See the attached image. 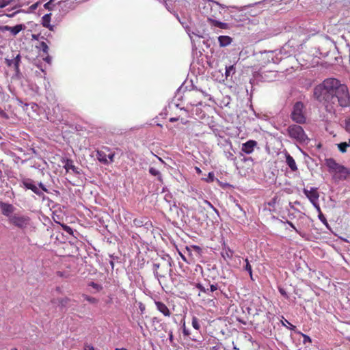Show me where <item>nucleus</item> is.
<instances>
[{
    "label": "nucleus",
    "instance_id": "nucleus-41",
    "mask_svg": "<svg viewBox=\"0 0 350 350\" xmlns=\"http://www.w3.org/2000/svg\"><path fill=\"white\" fill-rule=\"evenodd\" d=\"M64 229L66 232H67L69 234H72V230L70 227L68 226H64Z\"/></svg>",
    "mask_w": 350,
    "mask_h": 350
},
{
    "label": "nucleus",
    "instance_id": "nucleus-47",
    "mask_svg": "<svg viewBox=\"0 0 350 350\" xmlns=\"http://www.w3.org/2000/svg\"><path fill=\"white\" fill-rule=\"evenodd\" d=\"M46 28H48L50 31H55V25H51V23L49 24V27H45Z\"/></svg>",
    "mask_w": 350,
    "mask_h": 350
},
{
    "label": "nucleus",
    "instance_id": "nucleus-39",
    "mask_svg": "<svg viewBox=\"0 0 350 350\" xmlns=\"http://www.w3.org/2000/svg\"><path fill=\"white\" fill-rule=\"evenodd\" d=\"M114 156H115L114 153H111L109 155H107V159L109 160V163H112L113 161Z\"/></svg>",
    "mask_w": 350,
    "mask_h": 350
},
{
    "label": "nucleus",
    "instance_id": "nucleus-31",
    "mask_svg": "<svg viewBox=\"0 0 350 350\" xmlns=\"http://www.w3.org/2000/svg\"><path fill=\"white\" fill-rule=\"evenodd\" d=\"M204 203L207 204V206L211 208L217 215H219L218 210L213 206V205L208 201L205 200Z\"/></svg>",
    "mask_w": 350,
    "mask_h": 350
},
{
    "label": "nucleus",
    "instance_id": "nucleus-49",
    "mask_svg": "<svg viewBox=\"0 0 350 350\" xmlns=\"http://www.w3.org/2000/svg\"><path fill=\"white\" fill-rule=\"evenodd\" d=\"M159 268V264L154 263L153 265V269L157 271V269Z\"/></svg>",
    "mask_w": 350,
    "mask_h": 350
},
{
    "label": "nucleus",
    "instance_id": "nucleus-43",
    "mask_svg": "<svg viewBox=\"0 0 350 350\" xmlns=\"http://www.w3.org/2000/svg\"><path fill=\"white\" fill-rule=\"evenodd\" d=\"M91 286H92L94 288L97 289V290H99V289H100V288H101V287H100V285H98V284H96V283H94V282H92V283H91Z\"/></svg>",
    "mask_w": 350,
    "mask_h": 350
},
{
    "label": "nucleus",
    "instance_id": "nucleus-48",
    "mask_svg": "<svg viewBox=\"0 0 350 350\" xmlns=\"http://www.w3.org/2000/svg\"><path fill=\"white\" fill-rule=\"evenodd\" d=\"M287 223L293 230H295L296 232H297V228H295V226L291 221H288Z\"/></svg>",
    "mask_w": 350,
    "mask_h": 350
},
{
    "label": "nucleus",
    "instance_id": "nucleus-53",
    "mask_svg": "<svg viewBox=\"0 0 350 350\" xmlns=\"http://www.w3.org/2000/svg\"><path fill=\"white\" fill-rule=\"evenodd\" d=\"M213 176H214V175H213V172H210V173L208 174V177H209L210 178H211V180H213Z\"/></svg>",
    "mask_w": 350,
    "mask_h": 350
},
{
    "label": "nucleus",
    "instance_id": "nucleus-29",
    "mask_svg": "<svg viewBox=\"0 0 350 350\" xmlns=\"http://www.w3.org/2000/svg\"><path fill=\"white\" fill-rule=\"evenodd\" d=\"M83 297H84V299L85 300H87L88 301H89L91 304H96L98 302V299L94 297H90L86 295H83Z\"/></svg>",
    "mask_w": 350,
    "mask_h": 350
},
{
    "label": "nucleus",
    "instance_id": "nucleus-33",
    "mask_svg": "<svg viewBox=\"0 0 350 350\" xmlns=\"http://www.w3.org/2000/svg\"><path fill=\"white\" fill-rule=\"evenodd\" d=\"M38 187L41 190V191H44L46 193H49V190L46 189V187L44 186V185H43L42 183H38Z\"/></svg>",
    "mask_w": 350,
    "mask_h": 350
},
{
    "label": "nucleus",
    "instance_id": "nucleus-26",
    "mask_svg": "<svg viewBox=\"0 0 350 350\" xmlns=\"http://www.w3.org/2000/svg\"><path fill=\"white\" fill-rule=\"evenodd\" d=\"M192 327L196 330H199L200 328L198 319L196 317H193L192 318Z\"/></svg>",
    "mask_w": 350,
    "mask_h": 350
},
{
    "label": "nucleus",
    "instance_id": "nucleus-57",
    "mask_svg": "<svg viewBox=\"0 0 350 350\" xmlns=\"http://www.w3.org/2000/svg\"><path fill=\"white\" fill-rule=\"evenodd\" d=\"M16 13H13V14H8L7 16L8 17H13L14 15H15Z\"/></svg>",
    "mask_w": 350,
    "mask_h": 350
},
{
    "label": "nucleus",
    "instance_id": "nucleus-18",
    "mask_svg": "<svg viewBox=\"0 0 350 350\" xmlns=\"http://www.w3.org/2000/svg\"><path fill=\"white\" fill-rule=\"evenodd\" d=\"M338 150L342 152L345 153L347 152V148L350 146V140L347 142H341L337 144Z\"/></svg>",
    "mask_w": 350,
    "mask_h": 350
},
{
    "label": "nucleus",
    "instance_id": "nucleus-46",
    "mask_svg": "<svg viewBox=\"0 0 350 350\" xmlns=\"http://www.w3.org/2000/svg\"><path fill=\"white\" fill-rule=\"evenodd\" d=\"M227 157L230 159V160H234V154L229 152H228V154H227Z\"/></svg>",
    "mask_w": 350,
    "mask_h": 350
},
{
    "label": "nucleus",
    "instance_id": "nucleus-55",
    "mask_svg": "<svg viewBox=\"0 0 350 350\" xmlns=\"http://www.w3.org/2000/svg\"><path fill=\"white\" fill-rule=\"evenodd\" d=\"M115 350H128L126 348H116Z\"/></svg>",
    "mask_w": 350,
    "mask_h": 350
},
{
    "label": "nucleus",
    "instance_id": "nucleus-50",
    "mask_svg": "<svg viewBox=\"0 0 350 350\" xmlns=\"http://www.w3.org/2000/svg\"><path fill=\"white\" fill-rule=\"evenodd\" d=\"M153 272H154V277L159 280V278L160 277V275H159L158 271L156 270H154Z\"/></svg>",
    "mask_w": 350,
    "mask_h": 350
},
{
    "label": "nucleus",
    "instance_id": "nucleus-14",
    "mask_svg": "<svg viewBox=\"0 0 350 350\" xmlns=\"http://www.w3.org/2000/svg\"><path fill=\"white\" fill-rule=\"evenodd\" d=\"M96 158L98 160L99 162H100L103 164L107 165L109 164V160L107 159V155L105 154V152L102 150H97L96 151Z\"/></svg>",
    "mask_w": 350,
    "mask_h": 350
},
{
    "label": "nucleus",
    "instance_id": "nucleus-38",
    "mask_svg": "<svg viewBox=\"0 0 350 350\" xmlns=\"http://www.w3.org/2000/svg\"><path fill=\"white\" fill-rule=\"evenodd\" d=\"M46 56L45 57H43L44 61H45L48 64H51V62L52 61V57L50 55H49V54H46Z\"/></svg>",
    "mask_w": 350,
    "mask_h": 350
},
{
    "label": "nucleus",
    "instance_id": "nucleus-63",
    "mask_svg": "<svg viewBox=\"0 0 350 350\" xmlns=\"http://www.w3.org/2000/svg\"><path fill=\"white\" fill-rule=\"evenodd\" d=\"M111 265L113 267V262L112 261L111 262Z\"/></svg>",
    "mask_w": 350,
    "mask_h": 350
},
{
    "label": "nucleus",
    "instance_id": "nucleus-10",
    "mask_svg": "<svg viewBox=\"0 0 350 350\" xmlns=\"http://www.w3.org/2000/svg\"><path fill=\"white\" fill-rule=\"evenodd\" d=\"M157 310L165 317H170V312L167 306L161 301H155Z\"/></svg>",
    "mask_w": 350,
    "mask_h": 350
},
{
    "label": "nucleus",
    "instance_id": "nucleus-28",
    "mask_svg": "<svg viewBox=\"0 0 350 350\" xmlns=\"http://www.w3.org/2000/svg\"><path fill=\"white\" fill-rule=\"evenodd\" d=\"M14 0H0V8H3L10 5Z\"/></svg>",
    "mask_w": 350,
    "mask_h": 350
},
{
    "label": "nucleus",
    "instance_id": "nucleus-15",
    "mask_svg": "<svg viewBox=\"0 0 350 350\" xmlns=\"http://www.w3.org/2000/svg\"><path fill=\"white\" fill-rule=\"evenodd\" d=\"M26 26L24 24H18L14 27H10V32L14 36H16L20 31L24 30Z\"/></svg>",
    "mask_w": 350,
    "mask_h": 350
},
{
    "label": "nucleus",
    "instance_id": "nucleus-5",
    "mask_svg": "<svg viewBox=\"0 0 350 350\" xmlns=\"http://www.w3.org/2000/svg\"><path fill=\"white\" fill-rule=\"evenodd\" d=\"M304 104L301 102L295 103L291 112V119L298 124H303L306 122V117L303 113Z\"/></svg>",
    "mask_w": 350,
    "mask_h": 350
},
{
    "label": "nucleus",
    "instance_id": "nucleus-12",
    "mask_svg": "<svg viewBox=\"0 0 350 350\" xmlns=\"http://www.w3.org/2000/svg\"><path fill=\"white\" fill-rule=\"evenodd\" d=\"M218 42L219 46L226 47L232 43V39L228 36H220L218 37Z\"/></svg>",
    "mask_w": 350,
    "mask_h": 350
},
{
    "label": "nucleus",
    "instance_id": "nucleus-22",
    "mask_svg": "<svg viewBox=\"0 0 350 350\" xmlns=\"http://www.w3.org/2000/svg\"><path fill=\"white\" fill-rule=\"evenodd\" d=\"M212 24L215 27H219L220 29H226L228 27V25L226 23H223L217 20H213Z\"/></svg>",
    "mask_w": 350,
    "mask_h": 350
},
{
    "label": "nucleus",
    "instance_id": "nucleus-17",
    "mask_svg": "<svg viewBox=\"0 0 350 350\" xmlns=\"http://www.w3.org/2000/svg\"><path fill=\"white\" fill-rule=\"evenodd\" d=\"M148 220L146 217L135 218L133 220V225L136 227H142L144 225H147Z\"/></svg>",
    "mask_w": 350,
    "mask_h": 350
},
{
    "label": "nucleus",
    "instance_id": "nucleus-59",
    "mask_svg": "<svg viewBox=\"0 0 350 350\" xmlns=\"http://www.w3.org/2000/svg\"><path fill=\"white\" fill-rule=\"evenodd\" d=\"M237 207H238V208H239L241 211H243V209H242L241 206L239 204H237Z\"/></svg>",
    "mask_w": 350,
    "mask_h": 350
},
{
    "label": "nucleus",
    "instance_id": "nucleus-44",
    "mask_svg": "<svg viewBox=\"0 0 350 350\" xmlns=\"http://www.w3.org/2000/svg\"><path fill=\"white\" fill-rule=\"evenodd\" d=\"M5 62L7 63V65L9 66H11L12 65H14V59H5Z\"/></svg>",
    "mask_w": 350,
    "mask_h": 350
},
{
    "label": "nucleus",
    "instance_id": "nucleus-27",
    "mask_svg": "<svg viewBox=\"0 0 350 350\" xmlns=\"http://www.w3.org/2000/svg\"><path fill=\"white\" fill-rule=\"evenodd\" d=\"M21 62V55L18 54L14 59V66L16 71H18L19 63Z\"/></svg>",
    "mask_w": 350,
    "mask_h": 350
},
{
    "label": "nucleus",
    "instance_id": "nucleus-23",
    "mask_svg": "<svg viewBox=\"0 0 350 350\" xmlns=\"http://www.w3.org/2000/svg\"><path fill=\"white\" fill-rule=\"evenodd\" d=\"M38 48L40 51H42L44 54H48L49 53V46L45 42H41L39 44Z\"/></svg>",
    "mask_w": 350,
    "mask_h": 350
},
{
    "label": "nucleus",
    "instance_id": "nucleus-36",
    "mask_svg": "<svg viewBox=\"0 0 350 350\" xmlns=\"http://www.w3.org/2000/svg\"><path fill=\"white\" fill-rule=\"evenodd\" d=\"M346 131L350 133V118L346 120Z\"/></svg>",
    "mask_w": 350,
    "mask_h": 350
},
{
    "label": "nucleus",
    "instance_id": "nucleus-35",
    "mask_svg": "<svg viewBox=\"0 0 350 350\" xmlns=\"http://www.w3.org/2000/svg\"><path fill=\"white\" fill-rule=\"evenodd\" d=\"M10 26L8 25H4V26H0V31L4 32V31H10Z\"/></svg>",
    "mask_w": 350,
    "mask_h": 350
},
{
    "label": "nucleus",
    "instance_id": "nucleus-62",
    "mask_svg": "<svg viewBox=\"0 0 350 350\" xmlns=\"http://www.w3.org/2000/svg\"><path fill=\"white\" fill-rule=\"evenodd\" d=\"M215 3L217 5H219V6H221V4H219V3H217V2H215Z\"/></svg>",
    "mask_w": 350,
    "mask_h": 350
},
{
    "label": "nucleus",
    "instance_id": "nucleus-13",
    "mask_svg": "<svg viewBox=\"0 0 350 350\" xmlns=\"http://www.w3.org/2000/svg\"><path fill=\"white\" fill-rule=\"evenodd\" d=\"M234 252L228 247H224L221 252V256L225 260H231L233 257Z\"/></svg>",
    "mask_w": 350,
    "mask_h": 350
},
{
    "label": "nucleus",
    "instance_id": "nucleus-61",
    "mask_svg": "<svg viewBox=\"0 0 350 350\" xmlns=\"http://www.w3.org/2000/svg\"><path fill=\"white\" fill-rule=\"evenodd\" d=\"M196 170H197V172H201V171H200V170L198 167H196Z\"/></svg>",
    "mask_w": 350,
    "mask_h": 350
},
{
    "label": "nucleus",
    "instance_id": "nucleus-52",
    "mask_svg": "<svg viewBox=\"0 0 350 350\" xmlns=\"http://www.w3.org/2000/svg\"><path fill=\"white\" fill-rule=\"evenodd\" d=\"M178 120V118H171L170 119V122H174L177 121Z\"/></svg>",
    "mask_w": 350,
    "mask_h": 350
},
{
    "label": "nucleus",
    "instance_id": "nucleus-16",
    "mask_svg": "<svg viewBox=\"0 0 350 350\" xmlns=\"http://www.w3.org/2000/svg\"><path fill=\"white\" fill-rule=\"evenodd\" d=\"M64 167L66 172H68L70 170L75 174H79L78 169L73 165V161L72 160L67 159Z\"/></svg>",
    "mask_w": 350,
    "mask_h": 350
},
{
    "label": "nucleus",
    "instance_id": "nucleus-7",
    "mask_svg": "<svg viewBox=\"0 0 350 350\" xmlns=\"http://www.w3.org/2000/svg\"><path fill=\"white\" fill-rule=\"evenodd\" d=\"M21 186L26 189L31 190L40 197L43 195V192L36 185L34 180L31 178H23L21 181Z\"/></svg>",
    "mask_w": 350,
    "mask_h": 350
},
{
    "label": "nucleus",
    "instance_id": "nucleus-64",
    "mask_svg": "<svg viewBox=\"0 0 350 350\" xmlns=\"http://www.w3.org/2000/svg\"><path fill=\"white\" fill-rule=\"evenodd\" d=\"M32 151L33 152V153H35V154L36 153V150L34 149H32Z\"/></svg>",
    "mask_w": 350,
    "mask_h": 350
},
{
    "label": "nucleus",
    "instance_id": "nucleus-24",
    "mask_svg": "<svg viewBox=\"0 0 350 350\" xmlns=\"http://www.w3.org/2000/svg\"><path fill=\"white\" fill-rule=\"evenodd\" d=\"M245 265L244 267V269H245V271H247L249 273L251 278L252 279V266L250 265V262H249L247 258L245 259Z\"/></svg>",
    "mask_w": 350,
    "mask_h": 350
},
{
    "label": "nucleus",
    "instance_id": "nucleus-40",
    "mask_svg": "<svg viewBox=\"0 0 350 350\" xmlns=\"http://www.w3.org/2000/svg\"><path fill=\"white\" fill-rule=\"evenodd\" d=\"M53 5V3L51 1L47 2L44 4V7L46 9L51 10V7Z\"/></svg>",
    "mask_w": 350,
    "mask_h": 350
},
{
    "label": "nucleus",
    "instance_id": "nucleus-37",
    "mask_svg": "<svg viewBox=\"0 0 350 350\" xmlns=\"http://www.w3.org/2000/svg\"><path fill=\"white\" fill-rule=\"evenodd\" d=\"M169 340H170V344L173 345V343H174V336H173V333H172V330H170L169 332Z\"/></svg>",
    "mask_w": 350,
    "mask_h": 350
},
{
    "label": "nucleus",
    "instance_id": "nucleus-54",
    "mask_svg": "<svg viewBox=\"0 0 350 350\" xmlns=\"http://www.w3.org/2000/svg\"><path fill=\"white\" fill-rule=\"evenodd\" d=\"M165 7L167 8V10H168L169 11H170V5H168L167 3L165 2Z\"/></svg>",
    "mask_w": 350,
    "mask_h": 350
},
{
    "label": "nucleus",
    "instance_id": "nucleus-58",
    "mask_svg": "<svg viewBox=\"0 0 350 350\" xmlns=\"http://www.w3.org/2000/svg\"><path fill=\"white\" fill-rule=\"evenodd\" d=\"M187 329V328H186V327H185V322H183V329Z\"/></svg>",
    "mask_w": 350,
    "mask_h": 350
},
{
    "label": "nucleus",
    "instance_id": "nucleus-30",
    "mask_svg": "<svg viewBox=\"0 0 350 350\" xmlns=\"http://www.w3.org/2000/svg\"><path fill=\"white\" fill-rule=\"evenodd\" d=\"M70 301V299L67 297H65V298H62L59 300V306L62 307V308H64L67 306V304L68 302Z\"/></svg>",
    "mask_w": 350,
    "mask_h": 350
},
{
    "label": "nucleus",
    "instance_id": "nucleus-19",
    "mask_svg": "<svg viewBox=\"0 0 350 350\" xmlns=\"http://www.w3.org/2000/svg\"><path fill=\"white\" fill-rule=\"evenodd\" d=\"M149 173L152 175V176H157V178L158 180L160 181V182H162L163 181V179H162V176L160 173V172L157 170L156 168L154 167H150L149 168Z\"/></svg>",
    "mask_w": 350,
    "mask_h": 350
},
{
    "label": "nucleus",
    "instance_id": "nucleus-34",
    "mask_svg": "<svg viewBox=\"0 0 350 350\" xmlns=\"http://www.w3.org/2000/svg\"><path fill=\"white\" fill-rule=\"evenodd\" d=\"M302 336L304 338L303 342L304 344H306V342H311L312 340H311V338L310 336H308V335L304 334H302Z\"/></svg>",
    "mask_w": 350,
    "mask_h": 350
},
{
    "label": "nucleus",
    "instance_id": "nucleus-9",
    "mask_svg": "<svg viewBox=\"0 0 350 350\" xmlns=\"http://www.w3.org/2000/svg\"><path fill=\"white\" fill-rule=\"evenodd\" d=\"M257 146V142L255 140H248L243 143L241 146V151L245 154H252Z\"/></svg>",
    "mask_w": 350,
    "mask_h": 350
},
{
    "label": "nucleus",
    "instance_id": "nucleus-20",
    "mask_svg": "<svg viewBox=\"0 0 350 350\" xmlns=\"http://www.w3.org/2000/svg\"><path fill=\"white\" fill-rule=\"evenodd\" d=\"M51 14H46L42 17V25L43 27H49L51 22Z\"/></svg>",
    "mask_w": 350,
    "mask_h": 350
},
{
    "label": "nucleus",
    "instance_id": "nucleus-8",
    "mask_svg": "<svg viewBox=\"0 0 350 350\" xmlns=\"http://www.w3.org/2000/svg\"><path fill=\"white\" fill-rule=\"evenodd\" d=\"M0 208L2 214L8 217V221L10 219V217H12L13 215L14 214L13 213L15 208L11 204L1 202H0Z\"/></svg>",
    "mask_w": 350,
    "mask_h": 350
},
{
    "label": "nucleus",
    "instance_id": "nucleus-45",
    "mask_svg": "<svg viewBox=\"0 0 350 350\" xmlns=\"http://www.w3.org/2000/svg\"><path fill=\"white\" fill-rule=\"evenodd\" d=\"M183 334L185 336H189L190 335V331L188 329H183Z\"/></svg>",
    "mask_w": 350,
    "mask_h": 350
},
{
    "label": "nucleus",
    "instance_id": "nucleus-3",
    "mask_svg": "<svg viewBox=\"0 0 350 350\" xmlns=\"http://www.w3.org/2000/svg\"><path fill=\"white\" fill-rule=\"evenodd\" d=\"M288 136L299 144H308L309 138L303 128L297 124H291L286 129Z\"/></svg>",
    "mask_w": 350,
    "mask_h": 350
},
{
    "label": "nucleus",
    "instance_id": "nucleus-25",
    "mask_svg": "<svg viewBox=\"0 0 350 350\" xmlns=\"http://www.w3.org/2000/svg\"><path fill=\"white\" fill-rule=\"evenodd\" d=\"M196 287L199 289L201 292H203L207 295H209V289L208 288H205L204 285L201 283H197Z\"/></svg>",
    "mask_w": 350,
    "mask_h": 350
},
{
    "label": "nucleus",
    "instance_id": "nucleus-2",
    "mask_svg": "<svg viewBox=\"0 0 350 350\" xmlns=\"http://www.w3.org/2000/svg\"><path fill=\"white\" fill-rule=\"evenodd\" d=\"M325 165L336 180H345L350 174L349 169L337 163L333 158L325 159Z\"/></svg>",
    "mask_w": 350,
    "mask_h": 350
},
{
    "label": "nucleus",
    "instance_id": "nucleus-4",
    "mask_svg": "<svg viewBox=\"0 0 350 350\" xmlns=\"http://www.w3.org/2000/svg\"><path fill=\"white\" fill-rule=\"evenodd\" d=\"M8 221L10 224L14 225L20 229H25L29 226L30 219L28 216L19 213H14Z\"/></svg>",
    "mask_w": 350,
    "mask_h": 350
},
{
    "label": "nucleus",
    "instance_id": "nucleus-1",
    "mask_svg": "<svg viewBox=\"0 0 350 350\" xmlns=\"http://www.w3.org/2000/svg\"><path fill=\"white\" fill-rule=\"evenodd\" d=\"M314 97L321 103L330 113L336 107L350 105V95L346 85L335 78L325 79L314 89Z\"/></svg>",
    "mask_w": 350,
    "mask_h": 350
},
{
    "label": "nucleus",
    "instance_id": "nucleus-32",
    "mask_svg": "<svg viewBox=\"0 0 350 350\" xmlns=\"http://www.w3.org/2000/svg\"><path fill=\"white\" fill-rule=\"evenodd\" d=\"M218 288H219V286H218L217 284H210V288H208L209 289V293L211 292L213 293V292L216 291L218 289Z\"/></svg>",
    "mask_w": 350,
    "mask_h": 350
},
{
    "label": "nucleus",
    "instance_id": "nucleus-21",
    "mask_svg": "<svg viewBox=\"0 0 350 350\" xmlns=\"http://www.w3.org/2000/svg\"><path fill=\"white\" fill-rule=\"evenodd\" d=\"M235 73V67L234 65H230L226 67V78L232 76Z\"/></svg>",
    "mask_w": 350,
    "mask_h": 350
},
{
    "label": "nucleus",
    "instance_id": "nucleus-42",
    "mask_svg": "<svg viewBox=\"0 0 350 350\" xmlns=\"http://www.w3.org/2000/svg\"><path fill=\"white\" fill-rule=\"evenodd\" d=\"M84 350H95L94 347L90 345H85L84 347Z\"/></svg>",
    "mask_w": 350,
    "mask_h": 350
},
{
    "label": "nucleus",
    "instance_id": "nucleus-11",
    "mask_svg": "<svg viewBox=\"0 0 350 350\" xmlns=\"http://www.w3.org/2000/svg\"><path fill=\"white\" fill-rule=\"evenodd\" d=\"M286 163L293 172L297 170V166L293 157L289 154H286Z\"/></svg>",
    "mask_w": 350,
    "mask_h": 350
},
{
    "label": "nucleus",
    "instance_id": "nucleus-51",
    "mask_svg": "<svg viewBox=\"0 0 350 350\" xmlns=\"http://www.w3.org/2000/svg\"><path fill=\"white\" fill-rule=\"evenodd\" d=\"M286 322H287V323L290 325V329H294L295 328V326L293 325L292 324H291L287 320H285Z\"/></svg>",
    "mask_w": 350,
    "mask_h": 350
},
{
    "label": "nucleus",
    "instance_id": "nucleus-60",
    "mask_svg": "<svg viewBox=\"0 0 350 350\" xmlns=\"http://www.w3.org/2000/svg\"><path fill=\"white\" fill-rule=\"evenodd\" d=\"M0 114L1 115H3L5 114V113L3 112V111L2 109H0Z\"/></svg>",
    "mask_w": 350,
    "mask_h": 350
},
{
    "label": "nucleus",
    "instance_id": "nucleus-56",
    "mask_svg": "<svg viewBox=\"0 0 350 350\" xmlns=\"http://www.w3.org/2000/svg\"><path fill=\"white\" fill-rule=\"evenodd\" d=\"M280 293H281L282 295H285V294H286V293H285V292H284V290H282V289H280Z\"/></svg>",
    "mask_w": 350,
    "mask_h": 350
},
{
    "label": "nucleus",
    "instance_id": "nucleus-6",
    "mask_svg": "<svg viewBox=\"0 0 350 350\" xmlns=\"http://www.w3.org/2000/svg\"><path fill=\"white\" fill-rule=\"evenodd\" d=\"M303 192L312 204L316 208L317 211L321 213V208L318 203L319 195L317 192V189L314 187H311L310 190L304 189Z\"/></svg>",
    "mask_w": 350,
    "mask_h": 350
}]
</instances>
